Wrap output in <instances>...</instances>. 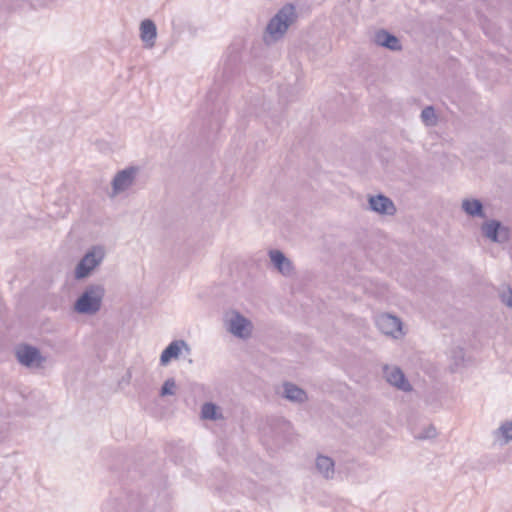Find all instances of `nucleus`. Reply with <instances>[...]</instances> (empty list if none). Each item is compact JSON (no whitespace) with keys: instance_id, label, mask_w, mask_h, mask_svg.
<instances>
[{"instance_id":"4468645a","label":"nucleus","mask_w":512,"mask_h":512,"mask_svg":"<svg viewBox=\"0 0 512 512\" xmlns=\"http://www.w3.org/2000/svg\"><path fill=\"white\" fill-rule=\"evenodd\" d=\"M374 41L377 45L387 48L391 51L401 50L400 40L387 30L381 29L375 33Z\"/></svg>"},{"instance_id":"ddd939ff","label":"nucleus","mask_w":512,"mask_h":512,"mask_svg":"<svg viewBox=\"0 0 512 512\" xmlns=\"http://www.w3.org/2000/svg\"><path fill=\"white\" fill-rule=\"evenodd\" d=\"M251 326V322L237 311L233 312V316L229 321V331L240 338L249 336L250 331H246Z\"/></svg>"},{"instance_id":"b1692460","label":"nucleus","mask_w":512,"mask_h":512,"mask_svg":"<svg viewBox=\"0 0 512 512\" xmlns=\"http://www.w3.org/2000/svg\"><path fill=\"white\" fill-rule=\"evenodd\" d=\"M437 435L436 428L434 426H429L423 434L419 436L420 439H429L434 438Z\"/></svg>"},{"instance_id":"6ab92c4d","label":"nucleus","mask_w":512,"mask_h":512,"mask_svg":"<svg viewBox=\"0 0 512 512\" xmlns=\"http://www.w3.org/2000/svg\"><path fill=\"white\" fill-rule=\"evenodd\" d=\"M201 418L216 421L223 418L219 406L213 402H206L201 408Z\"/></svg>"},{"instance_id":"9d476101","label":"nucleus","mask_w":512,"mask_h":512,"mask_svg":"<svg viewBox=\"0 0 512 512\" xmlns=\"http://www.w3.org/2000/svg\"><path fill=\"white\" fill-rule=\"evenodd\" d=\"M384 376L389 384L396 387L397 389L409 392L412 390V386L404 375L403 371L399 367H384Z\"/></svg>"},{"instance_id":"f257e3e1","label":"nucleus","mask_w":512,"mask_h":512,"mask_svg":"<svg viewBox=\"0 0 512 512\" xmlns=\"http://www.w3.org/2000/svg\"><path fill=\"white\" fill-rule=\"evenodd\" d=\"M105 288L101 284L88 285L74 303V310L83 315L96 314L102 305Z\"/></svg>"},{"instance_id":"7ed1b4c3","label":"nucleus","mask_w":512,"mask_h":512,"mask_svg":"<svg viewBox=\"0 0 512 512\" xmlns=\"http://www.w3.org/2000/svg\"><path fill=\"white\" fill-rule=\"evenodd\" d=\"M105 257L103 246H92L81 258L75 268V278L80 280L88 277L101 264Z\"/></svg>"},{"instance_id":"9b49d317","label":"nucleus","mask_w":512,"mask_h":512,"mask_svg":"<svg viewBox=\"0 0 512 512\" xmlns=\"http://www.w3.org/2000/svg\"><path fill=\"white\" fill-rule=\"evenodd\" d=\"M182 348L190 352L189 345L184 340L172 341L161 353L160 364L166 366L172 359H177L181 353Z\"/></svg>"},{"instance_id":"f8f14e48","label":"nucleus","mask_w":512,"mask_h":512,"mask_svg":"<svg viewBox=\"0 0 512 512\" xmlns=\"http://www.w3.org/2000/svg\"><path fill=\"white\" fill-rule=\"evenodd\" d=\"M270 260L279 273L284 276H290L293 272L292 262L280 250L269 251Z\"/></svg>"},{"instance_id":"1a4fd4ad","label":"nucleus","mask_w":512,"mask_h":512,"mask_svg":"<svg viewBox=\"0 0 512 512\" xmlns=\"http://www.w3.org/2000/svg\"><path fill=\"white\" fill-rule=\"evenodd\" d=\"M369 209L382 215L392 216L396 213L397 209L393 201L384 194L369 196L368 198Z\"/></svg>"},{"instance_id":"f3484780","label":"nucleus","mask_w":512,"mask_h":512,"mask_svg":"<svg viewBox=\"0 0 512 512\" xmlns=\"http://www.w3.org/2000/svg\"><path fill=\"white\" fill-rule=\"evenodd\" d=\"M316 468L318 472L326 479H331L334 476L335 463L332 458L324 455H318L316 458Z\"/></svg>"},{"instance_id":"20e7f679","label":"nucleus","mask_w":512,"mask_h":512,"mask_svg":"<svg viewBox=\"0 0 512 512\" xmlns=\"http://www.w3.org/2000/svg\"><path fill=\"white\" fill-rule=\"evenodd\" d=\"M103 512H144V500L138 493H127L119 499L109 500Z\"/></svg>"},{"instance_id":"4be33fe9","label":"nucleus","mask_w":512,"mask_h":512,"mask_svg":"<svg viewBox=\"0 0 512 512\" xmlns=\"http://www.w3.org/2000/svg\"><path fill=\"white\" fill-rule=\"evenodd\" d=\"M500 300L507 307L512 308V289L510 287L500 294Z\"/></svg>"},{"instance_id":"f03ea898","label":"nucleus","mask_w":512,"mask_h":512,"mask_svg":"<svg viewBox=\"0 0 512 512\" xmlns=\"http://www.w3.org/2000/svg\"><path fill=\"white\" fill-rule=\"evenodd\" d=\"M297 18L298 15L296 13L295 6L290 3L285 4L270 19L266 27V32L274 41H277L284 36L288 28L297 20Z\"/></svg>"},{"instance_id":"aec40b11","label":"nucleus","mask_w":512,"mask_h":512,"mask_svg":"<svg viewBox=\"0 0 512 512\" xmlns=\"http://www.w3.org/2000/svg\"><path fill=\"white\" fill-rule=\"evenodd\" d=\"M421 119L427 126H433L436 124L437 118L435 110L432 106H427L421 111Z\"/></svg>"},{"instance_id":"412c9836","label":"nucleus","mask_w":512,"mask_h":512,"mask_svg":"<svg viewBox=\"0 0 512 512\" xmlns=\"http://www.w3.org/2000/svg\"><path fill=\"white\" fill-rule=\"evenodd\" d=\"M176 387L177 386H176V382H175L174 378H168L164 382V384L162 385V387L160 389V396L165 397V396L174 395Z\"/></svg>"},{"instance_id":"39448f33","label":"nucleus","mask_w":512,"mask_h":512,"mask_svg":"<svg viewBox=\"0 0 512 512\" xmlns=\"http://www.w3.org/2000/svg\"><path fill=\"white\" fill-rule=\"evenodd\" d=\"M15 355L18 362L26 367H39L45 361L40 350L29 344H19L15 349Z\"/></svg>"},{"instance_id":"a211bd4d","label":"nucleus","mask_w":512,"mask_h":512,"mask_svg":"<svg viewBox=\"0 0 512 512\" xmlns=\"http://www.w3.org/2000/svg\"><path fill=\"white\" fill-rule=\"evenodd\" d=\"M140 36L143 42L154 44L157 36V28L155 23L150 19H145L140 24Z\"/></svg>"},{"instance_id":"5701e85b","label":"nucleus","mask_w":512,"mask_h":512,"mask_svg":"<svg viewBox=\"0 0 512 512\" xmlns=\"http://www.w3.org/2000/svg\"><path fill=\"white\" fill-rule=\"evenodd\" d=\"M500 430L503 437L508 441L512 440V422H506L501 425Z\"/></svg>"},{"instance_id":"423d86ee","label":"nucleus","mask_w":512,"mask_h":512,"mask_svg":"<svg viewBox=\"0 0 512 512\" xmlns=\"http://www.w3.org/2000/svg\"><path fill=\"white\" fill-rule=\"evenodd\" d=\"M482 234L495 243H505L510 239V230L498 220H490L482 224Z\"/></svg>"},{"instance_id":"2eb2a0df","label":"nucleus","mask_w":512,"mask_h":512,"mask_svg":"<svg viewBox=\"0 0 512 512\" xmlns=\"http://www.w3.org/2000/svg\"><path fill=\"white\" fill-rule=\"evenodd\" d=\"M283 388V396L291 402L304 403L308 399L306 391L293 383L285 382Z\"/></svg>"},{"instance_id":"393cba45","label":"nucleus","mask_w":512,"mask_h":512,"mask_svg":"<svg viewBox=\"0 0 512 512\" xmlns=\"http://www.w3.org/2000/svg\"><path fill=\"white\" fill-rule=\"evenodd\" d=\"M214 92L213 91H209L208 94H207V99L209 101H212L214 99Z\"/></svg>"},{"instance_id":"0eeeda50","label":"nucleus","mask_w":512,"mask_h":512,"mask_svg":"<svg viewBox=\"0 0 512 512\" xmlns=\"http://www.w3.org/2000/svg\"><path fill=\"white\" fill-rule=\"evenodd\" d=\"M139 168L136 166H129L117 172L112 180L113 194L117 195L128 190L135 182Z\"/></svg>"},{"instance_id":"6e6552de","label":"nucleus","mask_w":512,"mask_h":512,"mask_svg":"<svg viewBox=\"0 0 512 512\" xmlns=\"http://www.w3.org/2000/svg\"><path fill=\"white\" fill-rule=\"evenodd\" d=\"M377 328L385 335L392 336L397 339L403 335L401 320L389 313H383L376 317Z\"/></svg>"},{"instance_id":"dca6fc26","label":"nucleus","mask_w":512,"mask_h":512,"mask_svg":"<svg viewBox=\"0 0 512 512\" xmlns=\"http://www.w3.org/2000/svg\"><path fill=\"white\" fill-rule=\"evenodd\" d=\"M462 209L470 217H486L483 203L479 199H464Z\"/></svg>"}]
</instances>
